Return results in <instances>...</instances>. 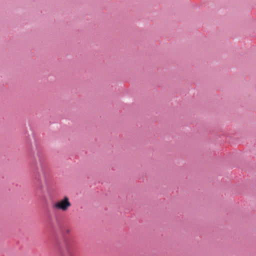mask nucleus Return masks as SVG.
<instances>
[{"mask_svg": "<svg viewBox=\"0 0 256 256\" xmlns=\"http://www.w3.org/2000/svg\"><path fill=\"white\" fill-rule=\"evenodd\" d=\"M47 172V167L44 163L40 162L38 164L34 171V176L37 180H40L42 178H44L46 172Z\"/></svg>", "mask_w": 256, "mask_h": 256, "instance_id": "obj_1", "label": "nucleus"}, {"mask_svg": "<svg viewBox=\"0 0 256 256\" xmlns=\"http://www.w3.org/2000/svg\"><path fill=\"white\" fill-rule=\"evenodd\" d=\"M71 203L68 197L64 196L53 205V208L63 212L66 211L70 206Z\"/></svg>", "mask_w": 256, "mask_h": 256, "instance_id": "obj_2", "label": "nucleus"}]
</instances>
